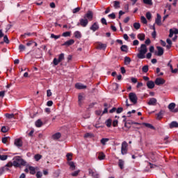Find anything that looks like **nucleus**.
Segmentation results:
<instances>
[{
  "instance_id": "38",
  "label": "nucleus",
  "mask_w": 178,
  "mask_h": 178,
  "mask_svg": "<svg viewBox=\"0 0 178 178\" xmlns=\"http://www.w3.org/2000/svg\"><path fill=\"white\" fill-rule=\"evenodd\" d=\"M75 38H80L81 37V33L80 31H76L74 33Z\"/></svg>"
},
{
  "instance_id": "35",
  "label": "nucleus",
  "mask_w": 178,
  "mask_h": 178,
  "mask_svg": "<svg viewBox=\"0 0 178 178\" xmlns=\"http://www.w3.org/2000/svg\"><path fill=\"white\" fill-rule=\"evenodd\" d=\"M43 123H42V121H41L40 119L38 120L36 122H35V126L36 127H41L42 126Z\"/></svg>"
},
{
  "instance_id": "29",
  "label": "nucleus",
  "mask_w": 178,
  "mask_h": 178,
  "mask_svg": "<svg viewBox=\"0 0 178 178\" xmlns=\"http://www.w3.org/2000/svg\"><path fill=\"white\" fill-rule=\"evenodd\" d=\"M5 116L6 118H7V119H16L15 115L13 113H11V114L6 113Z\"/></svg>"
},
{
  "instance_id": "20",
  "label": "nucleus",
  "mask_w": 178,
  "mask_h": 178,
  "mask_svg": "<svg viewBox=\"0 0 178 178\" xmlns=\"http://www.w3.org/2000/svg\"><path fill=\"white\" fill-rule=\"evenodd\" d=\"M169 127L170 129H177L178 127V122L176 121H172L170 122V124H169Z\"/></svg>"
},
{
  "instance_id": "42",
  "label": "nucleus",
  "mask_w": 178,
  "mask_h": 178,
  "mask_svg": "<svg viewBox=\"0 0 178 178\" xmlns=\"http://www.w3.org/2000/svg\"><path fill=\"white\" fill-rule=\"evenodd\" d=\"M8 131H9V127H5V126L1 127L2 133H8Z\"/></svg>"
},
{
  "instance_id": "31",
  "label": "nucleus",
  "mask_w": 178,
  "mask_h": 178,
  "mask_svg": "<svg viewBox=\"0 0 178 178\" xmlns=\"http://www.w3.org/2000/svg\"><path fill=\"white\" fill-rule=\"evenodd\" d=\"M138 40H140V41H144V40H145V34L139 33L138 35Z\"/></svg>"
},
{
  "instance_id": "40",
  "label": "nucleus",
  "mask_w": 178,
  "mask_h": 178,
  "mask_svg": "<svg viewBox=\"0 0 178 178\" xmlns=\"http://www.w3.org/2000/svg\"><path fill=\"white\" fill-rule=\"evenodd\" d=\"M29 172L31 175H34L35 173V168L29 166Z\"/></svg>"
},
{
  "instance_id": "4",
  "label": "nucleus",
  "mask_w": 178,
  "mask_h": 178,
  "mask_svg": "<svg viewBox=\"0 0 178 178\" xmlns=\"http://www.w3.org/2000/svg\"><path fill=\"white\" fill-rule=\"evenodd\" d=\"M64 59H65V54L61 53L58 56V59L56 58H54V60H53L54 65L58 66V65H59V63H60V62H62V60H63Z\"/></svg>"
},
{
  "instance_id": "32",
  "label": "nucleus",
  "mask_w": 178,
  "mask_h": 178,
  "mask_svg": "<svg viewBox=\"0 0 178 178\" xmlns=\"http://www.w3.org/2000/svg\"><path fill=\"white\" fill-rule=\"evenodd\" d=\"M109 141V138H103L101 139L100 143L102 144V145H106V143Z\"/></svg>"
},
{
  "instance_id": "48",
  "label": "nucleus",
  "mask_w": 178,
  "mask_h": 178,
  "mask_svg": "<svg viewBox=\"0 0 178 178\" xmlns=\"http://www.w3.org/2000/svg\"><path fill=\"white\" fill-rule=\"evenodd\" d=\"M80 173V170H78L71 174V176L73 177H76V176H79V174Z\"/></svg>"
},
{
  "instance_id": "52",
  "label": "nucleus",
  "mask_w": 178,
  "mask_h": 178,
  "mask_svg": "<svg viewBox=\"0 0 178 178\" xmlns=\"http://www.w3.org/2000/svg\"><path fill=\"white\" fill-rule=\"evenodd\" d=\"M62 36H63V37H70V31L64 32V33L62 34Z\"/></svg>"
},
{
  "instance_id": "26",
  "label": "nucleus",
  "mask_w": 178,
  "mask_h": 178,
  "mask_svg": "<svg viewBox=\"0 0 178 178\" xmlns=\"http://www.w3.org/2000/svg\"><path fill=\"white\" fill-rule=\"evenodd\" d=\"M163 113H165V111H163V110H161L159 111V113L156 114V119H158L159 120H161V119H162L163 116Z\"/></svg>"
},
{
  "instance_id": "23",
  "label": "nucleus",
  "mask_w": 178,
  "mask_h": 178,
  "mask_svg": "<svg viewBox=\"0 0 178 178\" xmlns=\"http://www.w3.org/2000/svg\"><path fill=\"white\" fill-rule=\"evenodd\" d=\"M143 126H145V127H147V129H151L152 130H155V127H154L152 124L149 123H142Z\"/></svg>"
},
{
  "instance_id": "58",
  "label": "nucleus",
  "mask_w": 178,
  "mask_h": 178,
  "mask_svg": "<svg viewBox=\"0 0 178 178\" xmlns=\"http://www.w3.org/2000/svg\"><path fill=\"white\" fill-rule=\"evenodd\" d=\"M26 35H28L30 37V35H31V33H24V35H21V38H26Z\"/></svg>"
},
{
  "instance_id": "43",
  "label": "nucleus",
  "mask_w": 178,
  "mask_h": 178,
  "mask_svg": "<svg viewBox=\"0 0 178 178\" xmlns=\"http://www.w3.org/2000/svg\"><path fill=\"white\" fill-rule=\"evenodd\" d=\"M19 52H23V51H25L26 49V46H24V44H19Z\"/></svg>"
},
{
  "instance_id": "18",
  "label": "nucleus",
  "mask_w": 178,
  "mask_h": 178,
  "mask_svg": "<svg viewBox=\"0 0 178 178\" xmlns=\"http://www.w3.org/2000/svg\"><path fill=\"white\" fill-rule=\"evenodd\" d=\"M67 163L69 165L70 170H76V165L74 164V162L67 161Z\"/></svg>"
},
{
  "instance_id": "33",
  "label": "nucleus",
  "mask_w": 178,
  "mask_h": 178,
  "mask_svg": "<svg viewBox=\"0 0 178 178\" xmlns=\"http://www.w3.org/2000/svg\"><path fill=\"white\" fill-rule=\"evenodd\" d=\"M94 137V134L92 133H86L84 134V138H92Z\"/></svg>"
},
{
  "instance_id": "13",
  "label": "nucleus",
  "mask_w": 178,
  "mask_h": 178,
  "mask_svg": "<svg viewBox=\"0 0 178 178\" xmlns=\"http://www.w3.org/2000/svg\"><path fill=\"white\" fill-rule=\"evenodd\" d=\"M88 172H89V175H90L92 176V177H93V178H99V175L97 172H95L92 169L89 168Z\"/></svg>"
},
{
  "instance_id": "7",
  "label": "nucleus",
  "mask_w": 178,
  "mask_h": 178,
  "mask_svg": "<svg viewBox=\"0 0 178 178\" xmlns=\"http://www.w3.org/2000/svg\"><path fill=\"white\" fill-rule=\"evenodd\" d=\"M156 49L157 51L154 52V55H156V56H162V55H163L164 53L163 48H162L161 46H157Z\"/></svg>"
},
{
  "instance_id": "54",
  "label": "nucleus",
  "mask_w": 178,
  "mask_h": 178,
  "mask_svg": "<svg viewBox=\"0 0 178 178\" xmlns=\"http://www.w3.org/2000/svg\"><path fill=\"white\" fill-rule=\"evenodd\" d=\"M108 17L110 19H116V15H115V13H113L108 15Z\"/></svg>"
},
{
  "instance_id": "60",
  "label": "nucleus",
  "mask_w": 178,
  "mask_h": 178,
  "mask_svg": "<svg viewBox=\"0 0 178 178\" xmlns=\"http://www.w3.org/2000/svg\"><path fill=\"white\" fill-rule=\"evenodd\" d=\"M119 123V122L118 121V120H115L113 122V127H118V124Z\"/></svg>"
},
{
  "instance_id": "5",
  "label": "nucleus",
  "mask_w": 178,
  "mask_h": 178,
  "mask_svg": "<svg viewBox=\"0 0 178 178\" xmlns=\"http://www.w3.org/2000/svg\"><path fill=\"white\" fill-rule=\"evenodd\" d=\"M129 99L134 104V105H136L137 104V101L138 99V97H137V95L134 92H130L129 94Z\"/></svg>"
},
{
  "instance_id": "37",
  "label": "nucleus",
  "mask_w": 178,
  "mask_h": 178,
  "mask_svg": "<svg viewBox=\"0 0 178 178\" xmlns=\"http://www.w3.org/2000/svg\"><path fill=\"white\" fill-rule=\"evenodd\" d=\"M42 158V155L41 154H35L34 156V159L36 161V162H38V161H40V159H41Z\"/></svg>"
},
{
  "instance_id": "1",
  "label": "nucleus",
  "mask_w": 178,
  "mask_h": 178,
  "mask_svg": "<svg viewBox=\"0 0 178 178\" xmlns=\"http://www.w3.org/2000/svg\"><path fill=\"white\" fill-rule=\"evenodd\" d=\"M92 19H94V13H92V10H88L83 15V17L79 19V22L77 23V26L87 27V26H88V22H92Z\"/></svg>"
},
{
  "instance_id": "51",
  "label": "nucleus",
  "mask_w": 178,
  "mask_h": 178,
  "mask_svg": "<svg viewBox=\"0 0 178 178\" xmlns=\"http://www.w3.org/2000/svg\"><path fill=\"white\" fill-rule=\"evenodd\" d=\"M81 9V8L80 7H77L76 8H74L72 10V13H78V12H80Z\"/></svg>"
},
{
  "instance_id": "63",
  "label": "nucleus",
  "mask_w": 178,
  "mask_h": 178,
  "mask_svg": "<svg viewBox=\"0 0 178 178\" xmlns=\"http://www.w3.org/2000/svg\"><path fill=\"white\" fill-rule=\"evenodd\" d=\"M12 166H13V163L12 162H9L8 163H7L6 165V167H7V168H12Z\"/></svg>"
},
{
  "instance_id": "22",
  "label": "nucleus",
  "mask_w": 178,
  "mask_h": 178,
  "mask_svg": "<svg viewBox=\"0 0 178 178\" xmlns=\"http://www.w3.org/2000/svg\"><path fill=\"white\" fill-rule=\"evenodd\" d=\"M62 137V134L60 132H57L52 136L53 140H59Z\"/></svg>"
},
{
  "instance_id": "11",
  "label": "nucleus",
  "mask_w": 178,
  "mask_h": 178,
  "mask_svg": "<svg viewBox=\"0 0 178 178\" xmlns=\"http://www.w3.org/2000/svg\"><path fill=\"white\" fill-rule=\"evenodd\" d=\"M73 44H74V40L70 39L62 44V47H70V45H73Z\"/></svg>"
},
{
  "instance_id": "44",
  "label": "nucleus",
  "mask_w": 178,
  "mask_h": 178,
  "mask_svg": "<svg viewBox=\"0 0 178 178\" xmlns=\"http://www.w3.org/2000/svg\"><path fill=\"white\" fill-rule=\"evenodd\" d=\"M148 70H149L148 65H145L142 67V72H143V73H147Z\"/></svg>"
},
{
  "instance_id": "15",
  "label": "nucleus",
  "mask_w": 178,
  "mask_h": 178,
  "mask_svg": "<svg viewBox=\"0 0 178 178\" xmlns=\"http://www.w3.org/2000/svg\"><path fill=\"white\" fill-rule=\"evenodd\" d=\"M156 102L157 100L155 98L152 97L149 99V102H147V105L155 106V105H156Z\"/></svg>"
},
{
  "instance_id": "50",
  "label": "nucleus",
  "mask_w": 178,
  "mask_h": 178,
  "mask_svg": "<svg viewBox=\"0 0 178 178\" xmlns=\"http://www.w3.org/2000/svg\"><path fill=\"white\" fill-rule=\"evenodd\" d=\"M6 159H8V155L0 154V161H6Z\"/></svg>"
},
{
  "instance_id": "17",
  "label": "nucleus",
  "mask_w": 178,
  "mask_h": 178,
  "mask_svg": "<svg viewBox=\"0 0 178 178\" xmlns=\"http://www.w3.org/2000/svg\"><path fill=\"white\" fill-rule=\"evenodd\" d=\"M146 84H147V87L150 90H152V88L155 87V82L152 81H148Z\"/></svg>"
},
{
  "instance_id": "49",
  "label": "nucleus",
  "mask_w": 178,
  "mask_h": 178,
  "mask_svg": "<svg viewBox=\"0 0 178 178\" xmlns=\"http://www.w3.org/2000/svg\"><path fill=\"white\" fill-rule=\"evenodd\" d=\"M51 38H54V40H58V38H60V35H56L55 34L51 33Z\"/></svg>"
},
{
  "instance_id": "62",
  "label": "nucleus",
  "mask_w": 178,
  "mask_h": 178,
  "mask_svg": "<svg viewBox=\"0 0 178 178\" xmlns=\"http://www.w3.org/2000/svg\"><path fill=\"white\" fill-rule=\"evenodd\" d=\"M8 137H4V138H2V143L3 144H6V143H8Z\"/></svg>"
},
{
  "instance_id": "12",
  "label": "nucleus",
  "mask_w": 178,
  "mask_h": 178,
  "mask_svg": "<svg viewBox=\"0 0 178 178\" xmlns=\"http://www.w3.org/2000/svg\"><path fill=\"white\" fill-rule=\"evenodd\" d=\"M162 17L161 15L157 14L156 15V18L155 19V23L157 24V26H162V22H161Z\"/></svg>"
},
{
  "instance_id": "28",
  "label": "nucleus",
  "mask_w": 178,
  "mask_h": 178,
  "mask_svg": "<svg viewBox=\"0 0 178 178\" xmlns=\"http://www.w3.org/2000/svg\"><path fill=\"white\" fill-rule=\"evenodd\" d=\"M66 158H67V162H70V161L73 159V153H67L66 154Z\"/></svg>"
},
{
  "instance_id": "24",
  "label": "nucleus",
  "mask_w": 178,
  "mask_h": 178,
  "mask_svg": "<svg viewBox=\"0 0 178 178\" xmlns=\"http://www.w3.org/2000/svg\"><path fill=\"white\" fill-rule=\"evenodd\" d=\"M97 49H106V44L98 43V44L97 45Z\"/></svg>"
},
{
  "instance_id": "9",
  "label": "nucleus",
  "mask_w": 178,
  "mask_h": 178,
  "mask_svg": "<svg viewBox=\"0 0 178 178\" xmlns=\"http://www.w3.org/2000/svg\"><path fill=\"white\" fill-rule=\"evenodd\" d=\"M85 98L86 97H84V95L83 93H80L78 95V104L79 106H81V105H83V101H84Z\"/></svg>"
},
{
  "instance_id": "2",
  "label": "nucleus",
  "mask_w": 178,
  "mask_h": 178,
  "mask_svg": "<svg viewBox=\"0 0 178 178\" xmlns=\"http://www.w3.org/2000/svg\"><path fill=\"white\" fill-rule=\"evenodd\" d=\"M13 166L15 168H20V166H26L25 161L19 156H16L13 158Z\"/></svg>"
},
{
  "instance_id": "41",
  "label": "nucleus",
  "mask_w": 178,
  "mask_h": 178,
  "mask_svg": "<svg viewBox=\"0 0 178 178\" xmlns=\"http://www.w3.org/2000/svg\"><path fill=\"white\" fill-rule=\"evenodd\" d=\"M175 108H176V104H175V103H170L168 105V109H170V111H172V109H175Z\"/></svg>"
},
{
  "instance_id": "14",
  "label": "nucleus",
  "mask_w": 178,
  "mask_h": 178,
  "mask_svg": "<svg viewBox=\"0 0 178 178\" xmlns=\"http://www.w3.org/2000/svg\"><path fill=\"white\" fill-rule=\"evenodd\" d=\"M97 159H99V161H104V159H105L106 156L105 154L102 152H97Z\"/></svg>"
},
{
  "instance_id": "10",
  "label": "nucleus",
  "mask_w": 178,
  "mask_h": 178,
  "mask_svg": "<svg viewBox=\"0 0 178 178\" xmlns=\"http://www.w3.org/2000/svg\"><path fill=\"white\" fill-rule=\"evenodd\" d=\"M154 83L156 86H162V84H165V79L162 78H157L156 79Z\"/></svg>"
},
{
  "instance_id": "57",
  "label": "nucleus",
  "mask_w": 178,
  "mask_h": 178,
  "mask_svg": "<svg viewBox=\"0 0 178 178\" xmlns=\"http://www.w3.org/2000/svg\"><path fill=\"white\" fill-rule=\"evenodd\" d=\"M122 112H123V108L122 107L118 108V109L116 110L117 113H122Z\"/></svg>"
},
{
  "instance_id": "16",
  "label": "nucleus",
  "mask_w": 178,
  "mask_h": 178,
  "mask_svg": "<svg viewBox=\"0 0 178 178\" xmlns=\"http://www.w3.org/2000/svg\"><path fill=\"white\" fill-rule=\"evenodd\" d=\"M150 159H152V162H156V161L159 159V157L156 153H152L150 155Z\"/></svg>"
},
{
  "instance_id": "47",
  "label": "nucleus",
  "mask_w": 178,
  "mask_h": 178,
  "mask_svg": "<svg viewBox=\"0 0 178 178\" xmlns=\"http://www.w3.org/2000/svg\"><path fill=\"white\" fill-rule=\"evenodd\" d=\"M140 20L142 23H143V24H147V23H148V22L147 21V18H145V17L144 16H141Z\"/></svg>"
},
{
  "instance_id": "53",
  "label": "nucleus",
  "mask_w": 178,
  "mask_h": 178,
  "mask_svg": "<svg viewBox=\"0 0 178 178\" xmlns=\"http://www.w3.org/2000/svg\"><path fill=\"white\" fill-rule=\"evenodd\" d=\"M146 17H147V20H151V18L152 17V15H151V13L147 12L146 13Z\"/></svg>"
},
{
  "instance_id": "27",
  "label": "nucleus",
  "mask_w": 178,
  "mask_h": 178,
  "mask_svg": "<svg viewBox=\"0 0 178 178\" xmlns=\"http://www.w3.org/2000/svg\"><path fill=\"white\" fill-rule=\"evenodd\" d=\"M130 62H131V58L129 56H125L124 60V65H130Z\"/></svg>"
},
{
  "instance_id": "46",
  "label": "nucleus",
  "mask_w": 178,
  "mask_h": 178,
  "mask_svg": "<svg viewBox=\"0 0 178 178\" xmlns=\"http://www.w3.org/2000/svg\"><path fill=\"white\" fill-rule=\"evenodd\" d=\"M104 106L105 107L104 110L103 111V115H105L108 112V103H104Z\"/></svg>"
},
{
  "instance_id": "19",
  "label": "nucleus",
  "mask_w": 178,
  "mask_h": 178,
  "mask_svg": "<svg viewBox=\"0 0 178 178\" xmlns=\"http://www.w3.org/2000/svg\"><path fill=\"white\" fill-rule=\"evenodd\" d=\"M15 145H16V147H22L23 141H22V139H20V138L15 139Z\"/></svg>"
},
{
  "instance_id": "6",
  "label": "nucleus",
  "mask_w": 178,
  "mask_h": 178,
  "mask_svg": "<svg viewBox=\"0 0 178 178\" xmlns=\"http://www.w3.org/2000/svg\"><path fill=\"white\" fill-rule=\"evenodd\" d=\"M127 147H129V145L127 144V142L124 141L122 143V146H121V154L122 155H126V154H127Z\"/></svg>"
},
{
  "instance_id": "34",
  "label": "nucleus",
  "mask_w": 178,
  "mask_h": 178,
  "mask_svg": "<svg viewBox=\"0 0 178 178\" xmlns=\"http://www.w3.org/2000/svg\"><path fill=\"white\" fill-rule=\"evenodd\" d=\"M120 49L122 52H127L129 48H128L127 45L123 44L121 46Z\"/></svg>"
},
{
  "instance_id": "55",
  "label": "nucleus",
  "mask_w": 178,
  "mask_h": 178,
  "mask_svg": "<svg viewBox=\"0 0 178 178\" xmlns=\"http://www.w3.org/2000/svg\"><path fill=\"white\" fill-rule=\"evenodd\" d=\"M3 42H6V44H9V39L8 38V35H5L3 37Z\"/></svg>"
},
{
  "instance_id": "30",
  "label": "nucleus",
  "mask_w": 178,
  "mask_h": 178,
  "mask_svg": "<svg viewBox=\"0 0 178 178\" xmlns=\"http://www.w3.org/2000/svg\"><path fill=\"white\" fill-rule=\"evenodd\" d=\"M143 2L145 5H149V6H152L154 5L152 0H143Z\"/></svg>"
},
{
  "instance_id": "39",
  "label": "nucleus",
  "mask_w": 178,
  "mask_h": 178,
  "mask_svg": "<svg viewBox=\"0 0 178 178\" xmlns=\"http://www.w3.org/2000/svg\"><path fill=\"white\" fill-rule=\"evenodd\" d=\"M134 27L136 30H140V28L141 27V25L138 22H135L134 24Z\"/></svg>"
},
{
  "instance_id": "3",
  "label": "nucleus",
  "mask_w": 178,
  "mask_h": 178,
  "mask_svg": "<svg viewBox=\"0 0 178 178\" xmlns=\"http://www.w3.org/2000/svg\"><path fill=\"white\" fill-rule=\"evenodd\" d=\"M147 52H148L147 45L145 44H142L139 49V54H137V58H138V59H145V54H147Z\"/></svg>"
},
{
  "instance_id": "21",
  "label": "nucleus",
  "mask_w": 178,
  "mask_h": 178,
  "mask_svg": "<svg viewBox=\"0 0 178 178\" xmlns=\"http://www.w3.org/2000/svg\"><path fill=\"white\" fill-rule=\"evenodd\" d=\"M75 88L77 90H84V88H87V86L81 84V83H76L75 84Z\"/></svg>"
},
{
  "instance_id": "25",
  "label": "nucleus",
  "mask_w": 178,
  "mask_h": 178,
  "mask_svg": "<svg viewBox=\"0 0 178 178\" xmlns=\"http://www.w3.org/2000/svg\"><path fill=\"white\" fill-rule=\"evenodd\" d=\"M118 166L121 170H123L124 168V161L122 159H119Z\"/></svg>"
},
{
  "instance_id": "56",
  "label": "nucleus",
  "mask_w": 178,
  "mask_h": 178,
  "mask_svg": "<svg viewBox=\"0 0 178 178\" xmlns=\"http://www.w3.org/2000/svg\"><path fill=\"white\" fill-rule=\"evenodd\" d=\"M36 177H37V178H42V172L38 171V172L36 173Z\"/></svg>"
},
{
  "instance_id": "61",
  "label": "nucleus",
  "mask_w": 178,
  "mask_h": 178,
  "mask_svg": "<svg viewBox=\"0 0 178 178\" xmlns=\"http://www.w3.org/2000/svg\"><path fill=\"white\" fill-rule=\"evenodd\" d=\"M52 96V92H51V90H47V97H51Z\"/></svg>"
},
{
  "instance_id": "8",
  "label": "nucleus",
  "mask_w": 178,
  "mask_h": 178,
  "mask_svg": "<svg viewBox=\"0 0 178 178\" xmlns=\"http://www.w3.org/2000/svg\"><path fill=\"white\" fill-rule=\"evenodd\" d=\"M90 30L95 33V31H97V30H99V25L98 24V22H95L90 27Z\"/></svg>"
},
{
  "instance_id": "64",
  "label": "nucleus",
  "mask_w": 178,
  "mask_h": 178,
  "mask_svg": "<svg viewBox=\"0 0 178 178\" xmlns=\"http://www.w3.org/2000/svg\"><path fill=\"white\" fill-rule=\"evenodd\" d=\"M5 90L0 92V98H3V97H5Z\"/></svg>"
},
{
  "instance_id": "45",
  "label": "nucleus",
  "mask_w": 178,
  "mask_h": 178,
  "mask_svg": "<svg viewBox=\"0 0 178 178\" xmlns=\"http://www.w3.org/2000/svg\"><path fill=\"white\" fill-rule=\"evenodd\" d=\"M114 8L115 9H118V8H120V2L118 1H114Z\"/></svg>"
},
{
  "instance_id": "59",
  "label": "nucleus",
  "mask_w": 178,
  "mask_h": 178,
  "mask_svg": "<svg viewBox=\"0 0 178 178\" xmlns=\"http://www.w3.org/2000/svg\"><path fill=\"white\" fill-rule=\"evenodd\" d=\"M101 22L102 24H105L106 26H108V22H106V19L105 18H102Z\"/></svg>"
},
{
  "instance_id": "36",
  "label": "nucleus",
  "mask_w": 178,
  "mask_h": 178,
  "mask_svg": "<svg viewBox=\"0 0 178 178\" xmlns=\"http://www.w3.org/2000/svg\"><path fill=\"white\" fill-rule=\"evenodd\" d=\"M105 124L107 127H111V126H112V120L111 119H108L106 121Z\"/></svg>"
}]
</instances>
